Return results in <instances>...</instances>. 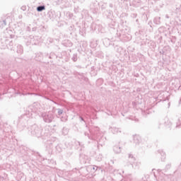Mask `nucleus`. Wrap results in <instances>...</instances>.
Wrapping results in <instances>:
<instances>
[{"mask_svg":"<svg viewBox=\"0 0 181 181\" xmlns=\"http://www.w3.org/2000/svg\"><path fill=\"white\" fill-rule=\"evenodd\" d=\"M37 11H38V12H41V11H45V6H38L37 8Z\"/></svg>","mask_w":181,"mask_h":181,"instance_id":"obj_1","label":"nucleus"}]
</instances>
